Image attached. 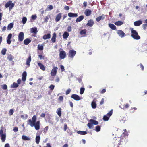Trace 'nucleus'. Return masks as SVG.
<instances>
[{"mask_svg": "<svg viewBox=\"0 0 147 147\" xmlns=\"http://www.w3.org/2000/svg\"><path fill=\"white\" fill-rule=\"evenodd\" d=\"M85 90V89L84 88H81L80 89V94H82L84 93Z\"/></svg>", "mask_w": 147, "mask_h": 147, "instance_id": "obj_41", "label": "nucleus"}, {"mask_svg": "<svg viewBox=\"0 0 147 147\" xmlns=\"http://www.w3.org/2000/svg\"><path fill=\"white\" fill-rule=\"evenodd\" d=\"M57 69V67H54L51 72V76H55L56 75Z\"/></svg>", "mask_w": 147, "mask_h": 147, "instance_id": "obj_11", "label": "nucleus"}, {"mask_svg": "<svg viewBox=\"0 0 147 147\" xmlns=\"http://www.w3.org/2000/svg\"><path fill=\"white\" fill-rule=\"evenodd\" d=\"M104 18V15H102L99 16L96 18V20L97 22H99L101 20H103Z\"/></svg>", "mask_w": 147, "mask_h": 147, "instance_id": "obj_26", "label": "nucleus"}, {"mask_svg": "<svg viewBox=\"0 0 147 147\" xmlns=\"http://www.w3.org/2000/svg\"><path fill=\"white\" fill-rule=\"evenodd\" d=\"M31 42V40L28 39L27 38L25 39L24 41V44L25 45H27Z\"/></svg>", "mask_w": 147, "mask_h": 147, "instance_id": "obj_27", "label": "nucleus"}, {"mask_svg": "<svg viewBox=\"0 0 147 147\" xmlns=\"http://www.w3.org/2000/svg\"><path fill=\"white\" fill-rule=\"evenodd\" d=\"M131 36L134 39L139 40L140 39V37L138 35V32L133 28H131Z\"/></svg>", "mask_w": 147, "mask_h": 147, "instance_id": "obj_2", "label": "nucleus"}, {"mask_svg": "<svg viewBox=\"0 0 147 147\" xmlns=\"http://www.w3.org/2000/svg\"><path fill=\"white\" fill-rule=\"evenodd\" d=\"M147 27V24H144L143 25V28L144 30H145Z\"/></svg>", "mask_w": 147, "mask_h": 147, "instance_id": "obj_57", "label": "nucleus"}, {"mask_svg": "<svg viewBox=\"0 0 147 147\" xmlns=\"http://www.w3.org/2000/svg\"><path fill=\"white\" fill-rule=\"evenodd\" d=\"M2 88L3 89L6 90L7 88V86L6 84H4L1 86Z\"/></svg>", "mask_w": 147, "mask_h": 147, "instance_id": "obj_49", "label": "nucleus"}, {"mask_svg": "<svg viewBox=\"0 0 147 147\" xmlns=\"http://www.w3.org/2000/svg\"><path fill=\"white\" fill-rule=\"evenodd\" d=\"M94 24V22L92 20H89L87 24V25L90 27L92 26Z\"/></svg>", "mask_w": 147, "mask_h": 147, "instance_id": "obj_21", "label": "nucleus"}, {"mask_svg": "<svg viewBox=\"0 0 147 147\" xmlns=\"http://www.w3.org/2000/svg\"><path fill=\"white\" fill-rule=\"evenodd\" d=\"M112 114V110H111L106 115H105L103 117V120L105 121H108Z\"/></svg>", "mask_w": 147, "mask_h": 147, "instance_id": "obj_6", "label": "nucleus"}, {"mask_svg": "<svg viewBox=\"0 0 147 147\" xmlns=\"http://www.w3.org/2000/svg\"><path fill=\"white\" fill-rule=\"evenodd\" d=\"M40 137L39 136H37L36 137V142L37 144H39L40 140Z\"/></svg>", "mask_w": 147, "mask_h": 147, "instance_id": "obj_35", "label": "nucleus"}, {"mask_svg": "<svg viewBox=\"0 0 147 147\" xmlns=\"http://www.w3.org/2000/svg\"><path fill=\"white\" fill-rule=\"evenodd\" d=\"M71 90L70 89H67L66 92V94L67 95L69 94Z\"/></svg>", "mask_w": 147, "mask_h": 147, "instance_id": "obj_52", "label": "nucleus"}, {"mask_svg": "<svg viewBox=\"0 0 147 147\" xmlns=\"http://www.w3.org/2000/svg\"><path fill=\"white\" fill-rule=\"evenodd\" d=\"M76 51L74 50H71L69 51L68 56L69 57L73 58L75 55Z\"/></svg>", "mask_w": 147, "mask_h": 147, "instance_id": "obj_8", "label": "nucleus"}, {"mask_svg": "<svg viewBox=\"0 0 147 147\" xmlns=\"http://www.w3.org/2000/svg\"><path fill=\"white\" fill-rule=\"evenodd\" d=\"M24 33L23 32H20L18 34V40L19 41H22L24 38Z\"/></svg>", "mask_w": 147, "mask_h": 147, "instance_id": "obj_7", "label": "nucleus"}, {"mask_svg": "<svg viewBox=\"0 0 147 147\" xmlns=\"http://www.w3.org/2000/svg\"><path fill=\"white\" fill-rule=\"evenodd\" d=\"M91 13V11L89 9H86L84 12L85 14L87 16H90Z\"/></svg>", "mask_w": 147, "mask_h": 147, "instance_id": "obj_20", "label": "nucleus"}, {"mask_svg": "<svg viewBox=\"0 0 147 147\" xmlns=\"http://www.w3.org/2000/svg\"><path fill=\"white\" fill-rule=\"evenodd\" d=\"M0 129V137H1L2 141L4 142L5 140L6 134L5 133L3 132V127H1Z\"/></svg>", "mask_w": 147, "mask_h": 147, "instance_id": "obj_4", "label": "nucleus"}, {"mask_svg": "<svg viewBox=\"0 0 147 147\" xmlns=\"http://www.w3.org/2000/svg\"><path fill=\"white\" fill-rule=\"evenodd\" d=\"M51 36L50 34L49 33L47 34H45L43 36V38L44 40L49 39L50 38Z\"/></svg>", "mask_w": 147, "mask_h": 147, "instance_id": "obj_22", "label": "nucleus"}, {"mask_svg": "<svg viewBox=\"0 0 147 147\" xmlns=\"http://www.w3.org/2000/svg\"><path fill=\"white\" fill-rule=\"evenodd\" d=\"M67 30L69 32H70L71 31V26H69L68 27Z\"/></svg>", "mask_w": 147, "mask_h": 147, "instance_id": "obj_58", "label": "nucleus"}, {"mask_svg": "<svg viewBox=\"0 0 147 147\" xmlns=\"http://www.w3.org/2000/svg\"><path fill=\"white\" fill-rule=\"evenodd\" d=\"M63 97L62 96H59L58 98V100L59 101H63Z\"/></svg>", "mask_w": 147, "mask_h": 147, "instance_id": "obj_54", "label": "nucleus"}, {"mask_svg": "<svg viewBox=\"0 0 147 147\" xmlns=\"http://www.w3.org/2000/svg\"><path fill=\"white\" fill-rule=\"evenodd\" d=\"M6 51L7 50L6 49H3L1 51V54L3 55H5L6 54Z\"/></svg>", "mask_w": 147, "mask_h": 147, "instance_id": "obj_44", "label": "nucleus"}, {"mask_svg": "<svg viewBox=\"0 0 147 147\" xmlns=\"http://www.w3.org/2000/svg\"><path fill=\"white\" fill-rule=\"evenodd\" d=\"M55 86L53 85H51L49 86V88L51 90H53L54 89Z\"/></svg>", "mask_w": 147, "mask_h": 147, "instance_id": "obj_55", "label": "nucleus"}, {"mask_svg": "<svg viewBox=\"0 0 147 147\" xmlns=\"http://www.w3.org/2000/svg\"><path fill=\"white\" fill-rule=\"evenodd\" d=\"M56 34L55 33H54L53 34V35L52 37L51 40L52 42L54 43L56 41Z\"/></svg>", "mask_w": 147, "mask_h": 147, "instance_id": "obj_24", "label": "nucleus"}, {"mask_svg": "<svg viewBox=\"0 0 147 147\" xmlns=\"http://www.w3.org/2000/svg\"><path fill=\"white\" fill-rule=\"evenodd\" d=\"M77 132L79 134L82 135H85L87 134V132L86 131H78Z\"/></svg>", "mask_w": 147, "mask_h": 147, "instance_id": "obj_37", "label": "nucleus"}, {"mask_svg": "<svg viewBox=\"0 0 147 147\" xmlns=\"http://www.w3.org/2000/svg\"><path fill=\"white\" fill-rule=\"evenodd\" d=\"M67 125L66 124H65L64 125V130L65 131H66L67 129Z\"/></svg>", "mask_w": 147, "mask_h": 147, "instance_id": "obj_64", "label": "nucleus"}, {"mask_svg": "<svg viewBox=\"0 0 147 147\" xmlns=\"http://www.w3.org/2000/svg\"><path fill=\"white\" fill-rule=\"evenodd\" d=\"M31 61V56L30 55L29 57L26 59V64L28 65V66H30V63Z\"/></svg>", "mask_w": 147, "mask_h": 147, "instance_id": "obj_17", "label": "nucleus"}, {"mask_svg": "<svg viewBox=\"0 0 147 147\" xmlns=\"http://www.w3.org/2000/svg\"><path fill=\"white\" fill-rule=\"evenodd\" d=\"M71 98L76 100H79L82 99V98L80 97L78 95L73 94L71 96Z\"/></svg>", "mask_w": 147, "mask_h": 147, "instance_id": "obj_10", "label": "nucleus"}, {"mask_svg": "<svg viewBox=\"0 0 147 147\" xmlns=\"http://www.w3.org/2000/svg\"><path fill=\"white\" fill-rule=\"evenodd\" d=\"M62 13H59L57 15L55 16V21L56 22L59 21L62 17Z\"/></svg>", "mask_w": 147, "mask_h": 147, "instance_id": "obj_12", "label": "nucleus"}, {"mask_svg": "<svg viewBox=\"0 0 147 147\" xmlns=\"http://www.w3.org/2000/svg\"><path fill=\"white\" fill-rule=\"evenodd\" d=\"M14 111L12 109H11L9 111V115L11 116L13 114Z\"/></svg>", "mask_w": 147, "mask_h": 147, "instance_id": "obj_48", "label": "nucleus"}, {"mask_svg": "<svg viewBox=\"0 0 147 147\" xmlns=\"http://www.w3.org/2000/svg\"><path fill=\"white\" fill-rule=\"evenodd\" d=\"M7 58L9 60L11 61L13 59V56L11 55H9L8 56Z\"/></svg>", "mask_w": 147, "mask_h": 147, "instance_id": "obj_47", "label": "nucleus"}, {"mask_svg": "<svg viewBox=\"0 0 147 147\" xmlns=\"http://www.w3.org/2000/svg\"><path fill=\"white\" fill-rule=\"evenodd\" d=\"M48 126H46L45 127V128L44 129V132H46L48 130Z\"/></svg>", "mask_w": 147, "mask_h": 147, "instance_id": "obj_60", "label": "nucleus"}, {"mask_svg": "<svg viewBox=\"0 0 147 147\" xmlns=\"http://www.w3.org/2000/svg\"><path fill=\"white\" fill-rule=\"evenodd\" d=\"M37 18V16L36 15H33L31 16V18L33 20H35Z\"/></svg>", "mask_w": 147, "mask_h": 147, "instance_id": "obj_51", "label": "nucleus"}, {"mask_svg": "<svg viewBox=\"0 0 147 147\" xmlns=\"http://www.w3.org/2000/svg\"><path fill=\"white\" fill-rule=\"evenodd\" d=\"M12 35L11 33L9 34L7 37V42L8 44H10L11 43V41L10 40L11 39Z\"/></svg>", "mask_w": 147, "mask_h": 147, "instance_id": "obj_14", "label": "nucleus"}, {"mask_svg": "<svg viewBox=\"0 0 147 147\" xmlns=\"http://www.w3.org/2000/svg\"><path fill=\"white\" fill-rule=\"evenodd\" d=\"M28 117V116L26 114H25L24 115H21V117L23 119H26Z\"/></svg>", "mask_w": 147, "mask_h": 147, "instance_id": "obj_46", "label": "nucleus"}, {"mask_svg": "<svg viewBox=\"0 0 147 147\" xmlns=\"http://www.w3.org/2000/svg\"><path fill=\"white\" fill-rule=\"evenodd\" d=\"M38 57L40 59H44V57L41 55H38Z\"/></svg>", "mask_w": 147, "mask_h": 147, "instance_id": "obj_61", "label": "nucleus"}, {"mask_svg": "<svg viewBox=\"0 0 147 147\" xmlns=\"http://www.w3.org/2000/svg\"><path fill=\"white\" fill-rule=\"evenodd\" d=\"M124 132L123 133V134L124 135V136H128V133L127 131L126 130V129H124Z\"/></svg>", "mask_w": 147, "mask_h": 147, "instance_id": "obj_50", "label": "nucleus"}, {"mask_svg": "<svg viewBox=\"0 0 147 147\" xmlns=\"http://www.w3.org/2000/svg\"><path fill=\"white\" fill-rule=\"evenodd\" d=\"M49 17H50V16H47L46 17V18H45V21L46 22H47L48 21L49 18Z\"/></svg>", "mask_w": 147, "mask_h": 147, "instance_id": "obj_53", "label": "nucleus"}, {"mask_svg": "<svg viewBox=\"0 0 147 147\" xmlns=\"http://www.w3.org/2000/svg\"><path fill=\"white\" fill-rule=\"evenodd\" d=\"M22 138L23 140H25L29 141L30 140V138L24 135L22 136Z\"/></svg>", "mask_w": 147, "mask_h": 147, "instance_id": "obj_33", "label": "nucleus"}, {"mask_svg": "<svg viewBox=\"0 0 147 147\" xmlns=\"http://www.w3.org/2000/svg\"><path fill=\"white\" fill-rule=\"evenodd\" d=\"M96 99H94L93 100L91 103V106L93 109H95L96 107Z\"/></svg>", "mask_w": 147, "mask_h": 147, "instance_id": "obj_15", "label": "nucleus"}, {"mask_svg": "<svg viewBox=\"0 0 147 147\" xmlns=\"http://www.w3.org/2000/svg\"><path fill=\"white\" fill-rule=\"evenodd\" d=\"M68 16L70 17H77L78 15L77 13H69L68 14Z\"/></svg>", "mask_w": 147, "mask_h": 147, "instance_id": "obj_23", "label": "nucleus"}, {"mask_svg": "<svg viewBox=\"0 0 147 147\" xmlns=\"http://www.w3.org/2000/svg\"><path fill=\"white\" fill-rule=\"evenodd\" d=\"M27 19L26 17H23L22 19V22L23 24H25L27 21Z\"/></svg>", "mask_w": 147, "mask_h": 147, "instance_id": "obj_39", "label": "nucleus"}, {"mask_svg": "<svg viewBox=\"0 0 147 147\" xmlns=\"http://www.w3.org/2000/svg\"><path fill=\"white\" fill-rule=\"evenodd\" d=\"M13 131L14 132H15L18 131V128L16 127H15L13 129Z\"/></svg>", "mask_w": 147, "mask_h": 147, "instance_id": "obj_59", "label": "nucleus"}, {"mask_svg": "<svg viewBox=\"0 0 147 147\" xmlns=\"http://www.w3.org/2000/svg\"><path fill=\"white\" fill-rule=\"evenodd\" d=\"M19 86L18 84L15 83H13V84H11V88H17Z\"/></svg>", "mask_w": 147, "mask_h": 147, "instance_id": "obj_36", "label": "nucleus"}, {"mask_svg": "<svg viewBox=\"0 0 147 147\" xmlns=\"http://www.w3.org/2000/svg\"><path fill=\"white\" fill-rule=\"evenodd\" d=\"M14 4L11 1H9V2L7 3L5 5V7L6 8L9 7V11H11L13 7H14Z\"/></svg>", "mask_w": 147, "mask_h": 147, "instance_id": "obj_5", "label": "nucleus"}, {"mask_svg": "<svg viewBox=\"0 0 147 147\" xmlns=\"http://www.w3.org/2000/svg\"><path fill=\"white\" fill-rule=\"evenodd\" d=\"M56 112L59 117L61 115V109L60 108H58L56 111Z\"/></svg>", "mask_w": 147, "mask_h": 147, "instance_id": "obj_25", "label": "nucleus"}, {"mask_svg": "<svg viewBox=\"0 0 147 147\" xmlns=\"http://www.w3.org/2000/svg\"><path fill=\"white\" fill-rule=\"evenodd\" d=\"M69 36V34L66 32H65L63 34V38L66 39Z\"/></svg>", "mask_w": 147, "mask_h": 147, "instance_id": "obj_30", "label": "nucleus"}, {"mask_svg": "<svg viewBox=\"0 0 147 147\" xmlns=\"http://www.w3.org/2000/svg\"><path fill=\"white\" fill-rule=\"evenodd\" d=\"M31 33L36 34L38 31L37 30V28L36 27H34L32 28L30 30Z\"/></svg>", "mask_w": 147, "mask_h": 147, "instance_id": "obj_18", "label": "nucleus"}, {"mask_svg": "<svg viewBox=\"0 0 147 147\" xmlns=\"http://www.w3.org/2000/svg\"><path fill=\"white\" fill-rule=\"evenodd\" d=\"M59 56L61 59H64L66 56V53L63 51H61L60 52Z\"/></svg>", "mask_w": 147, "mask_h": 147, "instance_id": "obj_13", "label": "nucleus"}, {"mask_svg": "<svg viewBox=\"0 0 147 147\" xmlns=\"http://www.w3.org/2000/svg\"><path fill=\"white\" fill-rule=\"evenodd\" d=\"M38 49L40 50H42L43 49V46L42 45H39L38 47Z\"/></svg>", "mask_w": 147, "mask_h": 147, "instance_id": "obj_38", "label": "nucleus"}, {"mask_svg": "<svg viewBox=\"0 0 147 147\" xmlns=\"http://www.w3.org/2000/svg\"><path fill=\"white\" fill-rule=\"evenodd\" d=\"M96 130V131L98 132L100 131V126L98 125L96 127H95Z\"/></svg>", "mask_w": 147, "mask_h": 147, "instance_id": "obj_42", "label": "nucleus"}, {"mask_svg": "<svg viewBox=\"0 0 147 147\" xmlns=\"http://www.w3.org/2000/svg\"><path fill=\"white\" fill-rule=\"evenodd\" d=\"M13 24L12 23H10L9 24L7 27V29L8 30H10L13 27Z\"/></svg>", "mask_w": 147, "mask_h": 147, "instance_id": "obj_34", "label": "nucleus"}, {"mask_svg": "<svg viewBox=\"0 0 147 147\" xmlns=\"http://www.w3.org/2000/svg\"><path fill=\"white\" fill-rule=\"evenodd\" d=\"M89 123L87 124V126L89 129H92L93 128V125H97L98 124V122L96 120L93 119H90L89 121Z\"/></svg>", "mask_w": 147, "mask_h": 147, "instance_id": "obj_3", "label": "nucleus"}, {"mask_svg": "<svg viewBox=\"0 0 147 147\" xmlns=\"http://www.w3.org/2000/svg\"><path fill=\"white\" fill-rule=\"evenodd\" d=\"M36 116L35 115H34L32 119H30L28 120V123L31 127H34L36 130H38L40 128V122L39 121H37L36 123Z\"/></svg>", "mask_w": 147, "mask_h": 147, "instance_id": "obj_1", "label": "nucleus"}, {"mask_svg": "<svg viewBox=\"0 0 147 147\" xmlns=\"http://www.w3.org/2000/svg\"><path fill=\"white\" fill-rule=\"evenodd\" d=\"M84 18V16H80L76 20V22H78L82 21Z\"/></svg>", "mask_w": 147, "mask_h": 147, "instance_id": "obj_29", "label": "nucleus"}, {"mask_svg": "<svg viewBox=\"0 0 147 147\" xmlns=\"http://www.w3.org/2000/svg\"><path fill=\"white\" fill-rule=\"evenodd\" d=\"M123 24V22L122 21H118L115 23V24L117 26H120Z\"/></svg>", "mask_w": 147, "mask_h": 147, "instance_id": "obj_32", "label": "nucleus"}, {"mask_svg": "<svg viewBox=\"0 0 147 147\" xmlns=\"http://www.w3.org/2000/svg\"><path fill=\"white\" fill-rule=\"evenodd\" d=\"M142 48L144 50H146L147 49V45L145 44H144L142 45Z\"/></svg>", "mask_w": 147, "mask_h": 147, "instance_id": "obj_43", "label": "nucleus"}, {"mask_svg": "<svg viewBox=\"0 0 147 147\" xmlns=\"http://www.w3.org/2000/svg\"><path fill=\"white\" fill-rule=\"evenodd\" d=\"M64 9L65 10H68L69 9V7L66 6L64 7Z\"/></svg>", "mask_w": 147, "mask_h": 147, "instance_id": "obj_63", "label": "nucleus"}, {"mask_svg": "<svg viewBox=\"0 0 147 147\" xmlns=\"http://www.w3.org/2000/svg\"><path fill=\"white\" fill-rule=\"evenodd\" d=\"M53 8V7L52 5H49L48 6L46 10H51Z\"/></svg>", "mask_w": 147, "mask_h": 147, "instance_id": "obj_45", "label": "nucleus"}, {"mask_svg": "<svg viewBox=\"0 0 147 147\" xmlns=\"http://www.w3.org/2000/svg\"><path fill=\"white\" fill-rule=\"evenodd\" d=\"M109 27L112 29L113 30H115L116 29V26L113 24L109 23L108 24Z\"/></svg>", "mask_w": 147, "mask_h": 147, "instance_id": "obj_28", "label": "nucleus"}, {"mask_svg": "<svg viewBox=\"0 0 147 147\" xmlns=\"http://www.w3.org/2000/svg\"><path fill=\"white\" fill-rule=\"evenodd\" d=\"M129 106V105L128 104H126L124 105L123 109H124L125 108L126 109Z\"/></svg>", "mask_w": 147, "mask_h": 147, "instance_id": "obj_56", "label": "nucleus"}, {"mask_svg": "<svg viewBox=\"0 0 147 147\" xmlns=\"http://www.w3.org/2000/svg\"><path fill=\"white\" fill-rule=\"evenodd\" d=\"M38 65L41 69L43 71H45V68L44 65L42 64L39 63H38Z\"/></svg>", "mask_w": 147, "mask_h": 147, "instance_id": "obj_31", "label": "nucleus"}, {"mask_svg": "<svg viewBox=\"0 0 147 147\" xmlns=\"http://www.w3.org/2000/svg\"><path fill=\"white\" fill-rule=\"evenodd\" d=\"M142 24V21L140 20H139L137 21H136L134 22V25L135 26H138Z\"/></svg>", "mask_w": 147, "mask_h": 147, "instance_id": "obj_16", "label": "nucleus"}, {"mask_svg": "<svg viewBox=\"0 0 147 147\" xmlns=\"http://www.w3.org/2000/svg\"><path fill=\"white\" fill-rule=\"evenodd\" d=\"M86 33V29H84L81 30L80 32V33L81 35H83L85 34Z\"/></svg>", "mask_w": 147, "mask_h": 147, "instance_id": "obj_40", "label": "nucleus"}, {"mask_svg": "<svg viewBox=\"0 0 147 147\" xmlns=\"http://www.w3.org/2000/svg\"><path fill=\"white\" fill-rule=\"evenodd\" d=\"M27 73L26 71H24L22 75V80L23 81H25L26 79Z\"/></svg>", "mask_w": 147, "mask_h": 147, "instance_id": "obj_19", "label": "nucleus"}, {"mask_svg": "<svg viewBox=\"0 0 147 147\" xmlns=\"http://www.w3.org/2000/svg\"><path fill=\"white\" fill-rule=\"evenodd\" d=\"M69 105H70V106L71 107H73V103L71 101H69Z\"/></svg>", "mask_w": 147, "mask_h": 147, "instance_id": "obj_62", "label": "nucleus"}, {"mask_svg": "<svg viewBox=\"0 0 147 147\" xmlns=\"http://www.w3.org/2000/svg\"><path fill=\"white\" fill-rule=\"evenodd\" d=\"M117 33L121 38L125 36V33L121 30H117Z\"/></svg>", "mask_w": 147, "mask_h": 147, "instance_id": "obj_9", "label": "nucleus"}]
</instances>
